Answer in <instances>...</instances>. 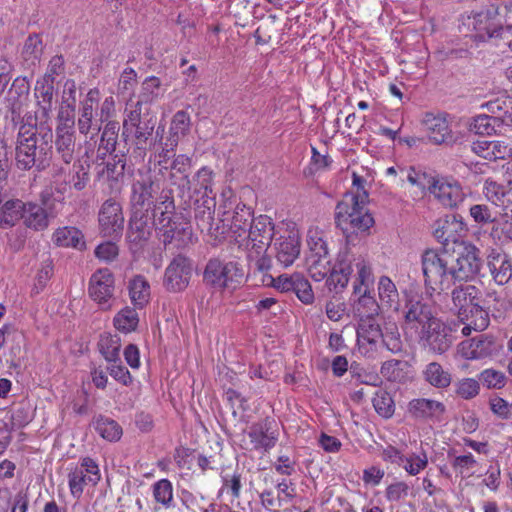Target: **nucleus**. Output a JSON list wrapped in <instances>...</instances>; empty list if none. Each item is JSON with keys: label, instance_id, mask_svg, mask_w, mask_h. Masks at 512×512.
<instances>
[{"label": "nucleus", "instance_id": "1", "mask_svg": "<svg viewBox=\"0 0 512 512\" xmlns=\"http://www.w3.org/2000/svg\"><path fill=\"white\" fill-rule=\"evenodd\" d=\"M52 138L50 128H41L38 132L33 126L21 125L15 142L16 167L23 171L45 170L52 160Z\"/></svg>", "mask_w": 512, "mask_h": 512}, {"label": "nucleus", "instance_id": "2", "mask_svg": "<svg viewBox=\"0 0 512 512\" xmlns=\"http://www.w3.org/2000/svg\"><path fill=\"white\" fill-rule=\"evenodd\" d=\"M367 200L366 191L360 194L347 192L336 205L335 223L343 232L347 243H353L359 235L369 234L374 225V218L365 207Z\"/></svg>", "mask_w": 512, "mask_h": 512}, {"label": "nucleus", "instance_id": "3", "mask_svg": "<svg viewBox=\"0 0 512 512\" xmlns=\"http://www.w3.org/2000/svg\"><path fill=\"white\" fill-rule=\"evenodd\" d=\"M160 201L154 205V225L159 240L165 245L175 242L177 248L192 243L193 233L190 223L175 213V204L170 192H162Z\"/></svg>", "mask_w": 512, "mask_h": 512}, {"label": "nucleus", "instance_id": "4", "mask_svg": "<svg viewBox=\"0 0 512 512\" xmlns=\"http://www.w3.org/2000/svg\"><path fill=\"white\" fill-rule=\"evenodd\" d=\"M156 125V116L150 111L132 107L126 113L123 121L122 137L127 140L132 137L133 152L132 156L141 161L144 159L148 147L149 140L152 137Z\"/></svg>", "mask_w": 512, "mask_h": 512}, {"label": "nucleus", "instance_id": "5", "mask_svg": "<svg viewBox=\"0 0 512 512\" xmlns=\"http://www.w3.org/2000/svg\"><path fill=\"white\" fill-rule=\"evenodd\" d=\"M421 263L428 292L441 293L454 285L450 254L428 249L422 254Z\"/></svg>", "mask_w": 512, "mask_h": 512}, {"label": "nucleus", "instance_id": "6", "mask_svg": "<svg viewBox=\"0 0 512 512\" xmlns=\"http://www.w3.org/2000/svg\"><path fill=\"white\" fill-rule=\"evenodd\" d=\"M402 316L403 329L411 337H417L437 319L431 303L417 294L406 296Z\"/></svg>", "mask_w": 512, "mask_h": 512}, {"label": "nucleus", "instance_id": "7", "mask_svg": "<svg viewBox=\"0 0 512 512\" xmlns=\"http://www.w3.org/2000/svg\"><path fill=\"white\" fill-rule=\"evenodd\" d=\"M243 271L234 261H222L210 259L203 273V281L206 285L217 289H235L243 279Z\"/></svg>", "mask_w": 512, "mask_h": 512}, {"label": "nucleus", "instance_id": "8", "mask_svg": "<svg viewBox=\"0 0 512 512\" xmlns=\"http://www.w3.org/2000/svg\"><path fill=\"white\" fill-rule=\"evenodd\" d=\"M160 190V178L150 169L138 170L131 184L130 210H146Z\"/></svg>", "mask_w": 512, "mask_h": 512}, {"label": "nucleus", "instance_id": "9", "mask_svg": "<svg viewBox=\"0 0 512 512\" xmlns=\"http://www.w3.org/2000/svg\"><path fill=\"white\" fill-rule=\"evenodd\" d=\"M148 210H130L126 233L128 248L134 255L143 251L152 233Z\"/></svg>", "mask_w": 512, "mask_h": 512}, {"label": "nucleus", "instance_id": "10", "mask_svg": "<svg viewBox=\"0 0 512 512\" xmlns=\"http://www.w3.org/2000/svg\"><path fill=\"white\" fill-rule=\"evenodd\" d=\"M89 296L102 310H110L115 301V280L108 268L96 270L89 281Z\"/></svg>", "mask_w": 512, "mask_h": 512}, {"label": "nucleus", "instance_id": "11", "mask_svg": "<svg viewBox=\"0 0 512 512\" xmlns=\"http://www.w3.org/2000/svg\"><path fill=\"white\" fill-rule=\"evenodd\" d=\"M452 277L454 284L460 281L473 279L480 271L482 259L480 250L474 245L464 246L458 257L450 255Z\"/></svg>", "mask_w": 512, "mask_h": 512}, {"label": "nucleus", "instance_id": "12", "mask_svg": "<svg viewBox=\"0 0 512 512\" xmlns=\"http://www.w3.org/2000/svg\"><path fill=\"white\" fill-rule=\"evenodd\" d=\"M54 147L58 160L66 165L74 161L77 150L76 132L74 121H71L69 117L64 123H58L55 129Z\"/></svg>", "mask_w": 512, "mask_h": 512}, {"label": "nucleus", "instance_id": "13", "mask_svg": "<svg viewBox=\"0 0 512 512\" xmlns=\"http://www.w3.org/2000/svg\"><path fill=\"white\" fill-rule=\"evenodd\" d=\"M192 265L188 258L178 255L165 270L164 287L173 293L181 292L189 285Z\"/></svg>", "mask_w": 512, "mask_h": 512}, {"label": "nucleus", "instance_id": "14", "mask_svg": "<svg viewBox=\"0 0 512 512\" xmlns=\"http://www.w3.org/2000/svg\"><path fill=\"white\" fill-rule=\"evenodd\" d=\"M98 220L104 236L116 238L122 235L124 215L121 204L116 200L110 198L102 204Z\"/></svg>", "mask_w": 512, "mask_h": 512}, {"label": "nucleus", "instance_id": "15", "mask_svg": "<svg viewBox=\"0 0 512 512\" xmlns=\"http://www.w3.org/2000/svg\"><path fill=\"white\" fill-rule=\"evenodd\" d=\"M192 188H191V198L189 200L194 199L195 210L196 209H206L207 200L211 199L213 203V207H216L215 201V193L212 189L213 184V171L208 167H202L197 171L191 180Z\"/></svg>", "mask_w": 512, "mask_h": 512}, {"label": "nucleus", "instance_id": "16", "mask_svg": "<svg viewBox=\"0 0 512 512\" xmlns=\"http://www.w3.org/2000/svg\"><path fill=\"white\" fill-rule=\"evenodd\" d=\"M416 338L438 354L445 353L452 345V335L448 327L439 318L432 321V324Z\"/></svg>", "mask_w": 512, "mask_h": 512}, {"label": "nucleus", "instance_id": "17", "mask_svg": "<svg viewBox=\"0 0 512 512\" xmlns=\"http://www.w3.org/2000/svg\"><path fill=\"white\" fill-rule=\"evenodd\" d=\"M206 203L208 204L205 206L206 209H196L195 211L196 225L201 230V232H205L209 236V241L213 245H217L225 239V234L227 232L226 227L228 224L223 222L215 224V207H213L212 200L209 199L206 201Z\"/></svg>", "mask_w": 512, "mask_h": 512}, {"label": "nucleus", "instance_id": "18", "mask_svg": "<svg viewBox=\"0 0 512 512\" xmlns=\"http://www.w3.org/2000/svg\"><path fill=\"white\" fill-rule=\"evenodd\" d=\"M247 232L252 244L250 249H257V252H266L274 234L272 219L267 215H259L253 219Z\"/></svg>", "mask_w": 512, "mask_h": 512}, {"label": "nucleus", "instance_id": "19", "mask_svg": "<svg viewBox=\"0 0 512 512\" xmlns=\"http://www.w3.org/2000/svg\"><path fill=\"white\" fill-rule=\"evenodd\" d=\"M274 248L276 259L283 267L292 265L300 254L299 232L297 230L285 231L276 239Z\"/></svg>", "mask_w": 512, "mask_h": 512}, {"label": "nucleus", "instance_id": "20", "mask_svg": "<svg viewBox=\"0 0 512 512\" xmlns=\"http://www.w3.org/2000/svg\"><path fill=\"white\" fill-rule=\"evenodd\" d=\"M466 232V226L461 217L456 214H447L434 224V236L442 244L457 242Z\"/></svg>", "mask_w": 512, "mask_h": 512}, {"label": "nucleus", "instance_id": "21", "mask_svg": "<svg viewBox=\"0 0 512 512\" xmlns=\"http://www.w3.org/2000/svg\"><path fill=\"white\" fill-rule=\"evenodd\" d=\"M431 193L447 208L458 207L465 199L466 193L457 181L437 180L431 187Z\"/></svg>", "mask_w": 512, "mask_h": 512}, {"label": "nucleus", "instance_id": "22", "mask_svg": "<svg viewBox=\"0 0 512 512\" xmlns=\"http://www.w3.org/2000/svg\"><path fill=\"white\" fill-rule=\"evenodd\" d=\"M191 169V158L180 154L177 155L171 164L170 181L179 189L181 197L191 198L192 183L189 179Z\"/></svg>", "mask_w": 512, "mask_h": 512}, {"label": "nucleus", "instance_id": "23", "mask_svg": "<svg viewBox=\"0 0 512 512\" xmlns=\"http://www.w3.org/2000/svg\"><path fill=\"white\" fill-rule=\"evenodd\" d=\"M253 219L252 209L245 204L238 203L232 212L223 211L220 222L227 223L230 231L236 237H241L246 234Z\"/></svg>", "mask_w": 512, "mask_h": 512}, {"label": "nucleus", "instance_id": "24", "mask_svg": "<svg viewBox=\"0 0 512 512\" xmlns=\"http://www.w3.org/2000/svg\"><path fill=\"white\" fill-rule=\"evenodd\" d=\"M352 260V254L348 251H342L338 254L337 261L327 278L330 290L333 289L338 292L346 287L349 276L353 272Z\"/></svg>", "mask_w": 512, "mask_h": 512}, {"label": "nucleus", "instance_id": "25", "mask_svg": "<svg viewBox=\"0 0 512 512\" xmlns=\"http://www.w3.org/2000/svg\"><path fill=\"white\" fill-rule=\"evenodd\" d=\"M422 124L425 128L427 137L432 143L443 144L452 141V131L445 116L426 113L422 120Z\"/></svg>", "mask_w": 512, "mask_h": 512}, {"label": "nucleus", "instance_id": "26", "mask_svg": "<svg viewBox=\"0 0 512 512\" xmlns=\"http://www.w3.org/2000/svg\"><path fill=\"white\" fill-rule=\"evenodd\" d=\"M445 411V405L433 399L417 398L408 403V413L416 420L440 419Z\"/></svg>", "mask_w": 512, "mask_h": 512}, {"label": "nucleus", "instance_id": "27", "mask_svg": "<svg viewBox=\"0 0 512 512\" xmlns=\"http://www.w3.org/2000/svg\"><path fill=\"white\" fill-rule=\"evenodd\" d=\"M271 424L272 421L266 418L250 426L248 437L252 445L251 449L269 451L275 446L277 436L270 432Z\"/></svg>", "mask_w": 512, "mask_h": 512}, {"label": "nucleus", "instance_id": "28", "mask_svg": "<svg viewBox=\"0 0 512 512\" xmlns=\"http://www.w3.org/2000/svg\"><path fill=\"white\" fill-rule=\"evenodd\" d=\"M471 150L478 156L490 161L498 159L512 160V149L502 141L479 139L472 143Z\"/></svg>", "mask_w": 512, "mask_h": 512}, {"label": "nucleus", "instance_id": "29", "mask_svg": "<svg viewBox=\"0 0 512 512\" xmlns=\"http://www.w3.org/2000/svg\"><path fill=\"white\" fill-rule=\"evenodd\" d=\"M487 266L498 285L507 284L512 277V259L504 252L492 251L488 255Z\"/></svg>", "mask_w": 512, "mask_h": 512}, {"label": "nucleus", "instance_id": "30", "mask_svg": "<svg viewBox=\"0 0 512 512\" xmlns=\"http://www.w3.org/2000/svg\"><path fill=\"white\" fill-rule=\"evenodd\" d=\"M494 342L492 338L479 335L460 344V352L466 359H480L492 354Z\"/></svg>", "mask_w": 512, "mask_h": 512}, {"label": "nucleus", "instance_id": "31", "mask_svg": "<svg viewBox=\"0 0 512 512\" xmlns=\"http://www.w3.org/2000/svg\"><path fill=\"white\" fill-rule=\"evenodd\" d=\"M382 330L377 318L359 320L356 331L359 345L367 343L371 349H376L383 336Z\"/></svg>", "mask_w": 512, "mask_h": 512}, {"label": "nucleus", "instance_id": "32", "mask_svg": "<svg viewBox=\"0 0 512 512\" xmlns=\"http://www.w3.org/2000/svg\"><path fill=\"white\" fill-rule=\"evenodd\" d=\"M423 379L432 387L445 389L451 385L452 375L438 362H430L422 371Z\"/></svg>", "mask_w": 512, "mask_h": 512}, {"label": "nucleus", "instance_id": "33", "mask_svg": "<svg viewBox=\"0 0 512 512\" xmlns=\"http://www.w3.org/2000/svg\"><path fill=\"white\" fill-rule=\"evenodd\" d=\"M29 92V84L25 79H15L5 98L6 108L11 112L12 118L20 116L22 102L21 97Z\"/></svg>", "mask_w": 512, "mask_h": 512}, {"label": "nucleus", "instance_id": "34", "mask_svg": "<svg viewBox=\"0 0 512 512\" xmlns=\"http://www.w3.org/2000/svg\"><path fill=\"white\" fill-rule=\"evenodd\" d=\"M25 203L19 199L9 198L0 207V228L13 227L23 217Z\"/></svg>", "mask_w": 512, "mask_h": 512}, {"label": "nucleus", "instance_id": "35", "mask_svg": "<svg viewBox=\"0 0 512 512\" xmlns=\"http://www.w3.org/2000/svg\"><path fill=\"white\" fill-rule=\"evenodd\" d=\"M24 224L35 231H41L48 227L49 220L46 210L35 203H25L22 217Z\"/></svg>", "mask_w": 512, "mask_h": 512}, {"label": "nucleus", "instance_id": "36", "mask_svg": "<svg viewBox=\"0 0 512 512\" xmlns=\"http://www.w3.org/2000/svg\"><path fill=\"white\" fill-rule=\"evenodd\" d=\"M119 129V123L116 121H109L104 126L97 149V158L103 160L108 154L115 151Z\"/></svg>", "mask_w": 512, "mask_h": 512}, {"label": "nucleus", "instance_id": "37", "mask_svg": "<svg viewBox=\"0 0 512 512\" xmlns=\"http://www.w3.org/2000/svg\"><path fill=\"white\" fill-rule=\"evenodd\" d=\"M53 241L61 247H73L83 249L85 247L84 236L82 232L75 227L58 228L53 234Z\"/></svg>", "mask_w": 512, "mask_h": 512}, {"label": "nucleus", "instance_id": "38", "mask_svg": "<svg viewBox=\"0 0 512 512\" xmlns=\"http://www.w3.org/2000/svg\"><path fill=\"white\" fill-rule=\"evenodd\" d=\"M352 259V269L356 270L354 293L361 294L373 282L371 266L362 256L352 255Z\"/></svg>", "mask_w": 512, "mask_h": 512}, {"label": "nucleus", "instance_id": "39", "mask_svg": "<svg viewBox=\"0 0 512 512\" xmlns=\"http://www.w3.org/2000/svg\"><path fill=\"white\" fill-rule=\"evenodd\" d=\"M477 294L478 290L473 285H461L452 291V300L454 306L458 309V317L460 316V312H463V310L467 311L479 302Z\"/></svg>", "mask_w": 512, "mask_h": 512}, {"label": "nucleus", "instance_id": "40", "mask_svg": "<svg viewBox=\"0 0 512 512\" xmlns=\"http://www.w3.org/2000/svg\"><path fill=\"white\" fill-rule=\"evenodd\" d=\"M190 126L191 119L186 111L180 110L174 114L170 127L171 136L168 139V141H170L171 149L176 148L180 137H184L189 133Z\"/></svg>", "mask_w": 512, "mask_h": 512}, {"label": "nucleus", "instance_id": "41", "mask_svg": "<svg viewBox=\"0 0 512 512\" xmlns=\"http://www.w3.org/2000/svg\"><path fill=\"white\" fill-rule=\"evenodd\" d=\"M459 319L460 321H467V325L473 327L475 331H483L489 325L488 313L480 305V302H477L467 311L460 312Z\"/></svg>", "mask_w": 512, "mask_h": 512}, {"label": "nucleus", "instance_id": "42", "mask_svg": "<svg viewBox=\"0 0 512 512\" xmlns=\"http://www.w3.org/2000/svg\"><path fill=\"white\" fill-rule=\"evenodd\" d=\"M306 261L309 275L317 282L326 278L333 269V267H331L329 254L321 256L308 255Z\"/></svg>", "mask_w": 512, "mask_h": 512}, {"label": "nucleus", "instance_id": "43", "mask_svg": "<svg viewBox=\"0 0 512 512\" xmlns=\"http://www.w3.org/2000/svg\"><path fill=\"white\" fill-rule=\"evenodd\" d=\"M98 92L96 90H90L87 93L86 99L82 102L80 108V117L78 118V130L81 134L87 135L92 128L93 120V104L96 102Z\"/></svg>", "mask_w": 512, "mask_h": 512}, {"label": "nucleus", "instance_id": "44", "mask_svg": "<svg viewBox=\"0 0 512 512\" xmlns=\"http://www.w3.org/2000/svg\"><path fill=\"white\" fill-rule=\"evenodd\" d=\"M129 294L132 303L136 307L142 308L148 303L150 297V285L142 276L137 275L129 282Z\"/></svg>", "mask_w": 512, "mask_h": 512}, {"label": "nucleus", "instance_id": "45", "mask_svg": "<svg viewBox=\"0 0 512 512\" xmlns=\"http://www.w3.org/2000/svg\"><path fill=\"white\" fill-rule=\"evenodd\" d=\"M160 85V79L157 77L152 76L145 79L137 102L131 106L138 108L141 105V109L150 111V104L158 97Z\"/></svg>", "mask_w": 512, "mask_h": 512}, {"label": "nucleus", "instance_id": "46", "mask_svg": "<svg viewBox=\"0 0 512 512\" xmlns=\"http://www.w3.org/2000/svg\"><path fill=\"white\" fill-rule=\"evenodd\" d=\"M355 314L359 320L377 318L380 312V305L373 296L367 294L364 289L354 307Z\"/></svg>", "mask_w": 512, "mask_h": 512}, {"label": "nucleus", "instance_id": "47", "mask_svg": "<svg viewBox=\"0 0 512 512\" xmlns=\"http://www.w3.org/2000/svg\"><path fill=\"white\" fill-rule=\"evenodd\" d=\"M93 426L97 433L108 441H116L121 437V427L110 418L99 415L94 419Z\"/></svg>", "mask_w": 512, "mask_h": 512}, {"label": "nucleus", "instance_id": "48", "mask_svg": "<svg viewBox=\"0 0 512 512\" xmlns=\"http://www.w3.org/2000/svg\"><path fill=\"white\" fill-rule=\"evenodd\" d=\"M378 294L382 306L388 308L398 305L399 293L394 282L387 276H381L378 281Z\"/></svg>", "mask_w": 512, "mask_h": 512}, {"label": "nucleus", "instance_id": "49", "mask_svg": "<svg viewBox=\"0 0 512 512\" xmlns=\"http://www.w3.org/2000/svg\"><path fill=\"white\" fill-rule=\"evenodd\" d=\"M98 347L100 353L108 363L120 360L121 342L117 335H102Z\"/></svg>", "mask_w": 512, "mask_h": 512}, {"label": "nucleus", "instance_id": "50", "mask_svg": "<svg viewBox=\"0 0 512 512\" xmlns=\"http://www.w3.org/2000/svg\"><path fill=\"white\" fill-rule=\"evenodd\" d=\"M113 322L117 330L124 333L132 332L139 323L138 313L133 308L125 307L116 314Z\"/></svg>", "mask_w": 512, "mask_h": 512}, {"label": "nucleus", "instance_id": "51", "mask_svg": "<svg viewBox=\"0 0 512 512\" xmlns=\"http://www.w3.org/2000/svg\"><path fill=\"white\" fill-rule=\"evenodd\" d=\"M42 51L41 38L38 35H30L25 41L22 56L29 66H35L40 61Z\"/></svg>", "mask_w": 512, "mask_h": 512}, {"label": "nucleus", "instance_id": "52", "mask_svg": "<svg viewBox=\"0 0 512 512\" xmlns=\"http://www.w3.org/2000/svg\"><path fill=\"white\" fill-rule=\"evenodd\" d=\"M382 338L380 339L381 345H383L388 351L392 353H398L402 351V341L398 327L395 323H388L382 330Z\"/></svg>", "mask_w": 512, "mask_h": 512}, {"label": "nucleus", "instance_id": "53", "mask_svg": "<svg viewBox=\"0 0 512 512\" xmlns=\"http://www.w3.org/2000/svg\"><path fill=\"white\" fill-rule=\"evenodd\" d=\"M372 403L375 411L381 417L388 419L393 416L395 405L391 395L388 392L384 390L377 391L372 399Z\"/></svg>", "mask_w": 512, "mask_h": 512}, {"label": "nucleus", "instance_id": "54", "mask_svg": "<svg viewBox=\"0 0 512 512\" xmlns=\"http://www.w3.org/2000/svg\"><path fill=\"white\" fill-rule=\"evenodd\" d=\"M182 502L190 512H209L215 506L214 503L210 502L203 495L190 492L182 494Z\"/></svg>", "mask_w": 512, "mask_h": 512}, {"label": "nucleus", "instance_id": "55", "mask_svg": "<svg viewBox=\"0 0 512 512\" xmlns=\"http://www.w3.org/2000/svg\"><path fill=\"white\" fill-rule=\"evenodd\" d=\"M477 465L478 462L471 453L456 456L451 461V466L454 471L462 477H470L473 475Z\"/></svg>", "mask_w": 512, "mask_h": 512}, {"label": "nucleus", "instance_id": "56", "mask_svg": "<svg viewBox=\"0 0 512 512\" xmlns=\"http://www.w3.org/2000/svg\"><path fill=\"white\" fill-rule=\"evenodd\" d=\"M297 275L298 274H293L290 276L280 275L277 278H274L270 274H264V278L262 279V284L265 286H272L280 292L293 291Z\"/></svg>", "mask_w": 512, "mask_h": 512}, {"label": "nucleus", "instance_id": "57", "mask_svg": "<svg viewBox=\"0 0 512 512\" xmlns=\"http://www.w3.org/2000/svg\"><path fill=\"white\" fill-rule=\"evenodd\" d=\"M265 252H257V249H249L248 258L251 267L254 269V273H260L262 275L261 280L264 278V274H269V270L272 266L271 258L264 254Z\"/></svg>", "mask_w": 512, "mask_h": 512}, {"label": "nucleus", "instance_id": "58", "mask_svg": "<svg viewBox=\"0 0 512 512\" xmlns=\"http://www.w3.org/2000/svg\"><path fill=\"white\" fill-rule=\"evenodd\" d=\"M479 380L489 389H501L506 384V376L495 369H485L479 375Z\"/></svg>", "mask_w": 512, "mask_h": 512}, {"label": "nucleus", "instance_id": "59", "mask_svg": "<svg viewBox=\"0 0 512 512\" xmlns=\"http://www.w3.org/2000/svg\"><path fill=\"white\" fill-rule=\"evenodd\" d=\"M153 495L157 502L168 507L173 499L172 484L167 479H162L154 484Z\"/></svg>", "mask_w": 512, "mask_h": 512}, {"label": "nucleus", "instance_id": "60", "mask_svg": "<svg viewBox=\"0 0 512 512\" xmlns=\"http://www.w3.org/2000/svg\"><path fill=\"white\" fill-rule=\"evenodd\" d=\"M307 244L309 246L308 255H325L328 254L326 241L323 239L322 232L318 230H310L308 232Z\"/></svg>", "mask_w": 512, "mask_h": 512}, {"label": "nucleus", "instance_id": "61", "mask_svg": "<svg viewBox=\"0 0 512 512\" xmlns=\"http://www.w3.org/2000/svg\"><path fill=\"white\" fill-rule=\"evenodd\" d=\"M293 292H295L298 299L304 304H311L314 301V293L310 283L300 274L296 276Z\"/></svg>", "mask_w": 512, "mask_h": 512}, {"label": "nucleus", "instance_id": "62", "mask_svg": "<svg viewBox=\"0 0 512 512\" xmlns=\"http://www.w3.org/2000/svg\"><path fill=\"white\" fill-rule=\"evenodd\" d=\"M428 465V459L425 453L422 456L417 454H411L410 456H405L404 463L401 465L406 472L410 475L415 476L420 473V471L424 470Z\"/></svg>", "mask_w": 512, "mask_h": 512}, {"label": "nucleus", "instance_id": "63", "mask_svg": "<svg viewBox=\"0 0 512 512\" xmlns=\"http://www.w3.org/2000/svg\"><path fill=\"white\" fill-rule=\"evenodd\" d=\"M479 382L472 378H464L456 384V394L463 399H471L479 394Z\"/></svg>", "mask_w": 512, "mask_h": 512}, {"label": "nucleus", "instance_id": "64", "mask_svg": "<svg viewBox=\"0 0 512 512\" xmlns=\"http://www.w3.org/2000/svg\"><path fill=\"white\" fill-rule=\"evenodd\" d=\"M90 180L89 172L88 170L78 162L77 164H73V175L71 176V179L69 180V183L71 186L77 190L81 191L86 188L88 182Z\"/></svg>", "mask_w": 512, "mask_h": 512}]
</instances>
